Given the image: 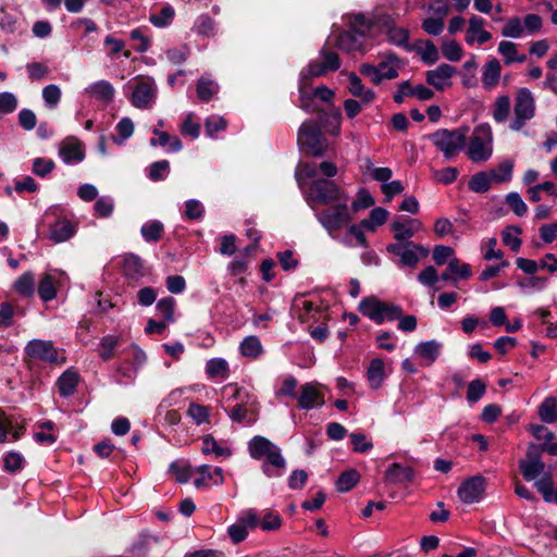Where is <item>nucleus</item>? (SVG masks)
Segmentation results:
<instances>
[{
  "label": "nucleus",
  "mask_w": 557,
  "mask_h": 557,
  "mask_svg": "<svg viewBox=\"0 0 557 557\" xmlns=\"http://www.w3.org/2000/svg\"><path fill=\"white\" fill-rule=\"evenodd\" d=\"M248 451L252 459L262 461L261 469L265 476H282L286 470V460L281 448L267 437L256 435L248 442Z\"/></svg>",
  "instance_id": "nucleus-1"
},
{
  "label": "nucleus",
  "mask_w": 557,
  "mask_h": 557,
  "mask_svg": "<svg viewBox=\"0 0 557 557\" xmlns=\"http://www.w3.org/2000/svg\"><path fill=\"white\" fill-rule=\"evenodd\" d=\"M536 104L532 91L525 87H521L516 91L513 102V116L509 127L511 131H521L528 122L535 116Z\"/></svg>",
  "instance_id": "nucleus-2"
},
{
  "label": "nucleus",
  "mask_w": 557,
  "mask_h": 557,
  "mask_svg": "<svg viewBox=\"0 0 557 557\" xmlns=\"http://www.w3.org/2000/svg\"><path fill=\"white\" fill-rule=\"evenodd\" d=\"M468 128L438 129L430 138L446 159L454 158L466 145Z\"/></svg>",
  "instance_id": "nucleus-3"
},
{
  "label": "nucleus",
  "mask_w": 557,
  "mask_h": 557,
  "mask_svg": "<svg viewBox=\"0 0 557 557\" xmlns=\"http://www.w3.org/2000/svg\"><path fill=\"white\" fill-rule=\"evenodd\" d=\"M359 311L376 324H382L385 320L394 321L403 313L399 306L383 302L374 296L363 298L359 304Z\"/></svg>",
  "instance_id": "nucleus-4"
},
{
  "label": "nucleus",
  "mask_w": 557,
  "mask_h": 557,
  "mask_svg": "<svg viewBox=\"0 0 557 557\" xmlns=\"http://www.w3.org/2000/svg\"><path fill=\"white\" fill-rule=\"evenodd\" d=\"M337 201V205L315 214L318 221L326 230V232L333 239L337 238L335 232L341 230L351 221V216L349 214V209L347 206V196L344 197L342 200Z\"/></svg>",
  "instance_id": "nucleus-5"
},
{
  "label": "nucleus",
  "mask_w": 557,
  "mask_h": 557,
  "mask_svg": "<svg viewBox=\"0 0 557 557\" xmlns=\"http://www.w3.org/2000/svg\"><path fill=\"white\" fill-rule=\"evenodd\" d=\"M388 253L398 257L397 264L403 268L414 269L421 259L429 256V249L411 240L392 243L386 246Z\"/></svg>",
  "instance_id": "nucleus-6"
},
{
  "label": "nucleus",
  "mask_w": 557,
  "mask_h": 557,
  "mask_svg": "<svg viewBox=\"0 0 557 557\" xmlns=\"http://www.w3.org/2000/svg\"><path fill=\"white\" fill-rule=\"evenodd\" d=\"M297 139L300 148L310 156L321 157L326 151V139L317 124L304 122L298 131Z\"/></svg>",
  "instance_id": "nucleus-7"
},
{
  "label": "nucleus",
  "mask_w": 557,
  "mask_h": 557,
  "mask_svg": "<svg viewBox=\"0 0 557 557\" xmlns=\"http://www.w3.org/2000/svg\"><path fill=\"white\" fill-rule=\"evenodd\" d=\"M493 134L488 124L478 125L470 138L468 157L473 162L485 161L492 154Z\"/></svg>",
  "instance_id": "nucleus-8"
},
{
  "label": "nucleus",
  "mask_w": 557,
  "mask_h": 557,
  "mask_svg": "<svg viewBox=\"0 0 557 557\" xmlns=\"http://www.w3.org/2000/svg\"><path fill=\"white\" fill-rule=\"evenodd\" d=\"M346 195L331 180H314L307 193V201L311 208L314 202L326 205L332 201L342 200Z\"/></svg>",
  "instance_id": "nucleus-9"
},
{
  "label": "nucleus",
  "mask_w": 557,
  "mask_h": 557,
  "mask_svg": "<svg viewBox=\"0 0 557 557\" xmlns=\"http://www.w3.org/2000/svg\"><path fill=\"white\" fill-rule=\"evenodd\" d=\"M157 98V85L153 78L143 77L134 83L131 97L132 104L137 109L152 107Z\"/></svg>",
  "instance_id": "nucleus-10"
},
{
  "label": "nucleus",
  "mask_w": 557,
  "mask_h": 557,
  "mask_svg": "<svg viewBox=\"0 0 557 557\" xmlns=\"http://www.w3.org/2000/svg\"><path fill=\"white\" fill-rule=\"evenodd\" d=\"M519 467L527 481H533L545 473V463L541 459L539 446L534 444L529 446L525 459L519 462Z\"/></svg>",
  "instance_id": "nucleus-11"
},
{
  "label": "nucleus",
  "mask_w": 557,
  "mask_h": 557,
  "mask_svg": "<svg viewBox=\"0 0 557 557\" xmlns=\"http://www.w3.org/2000/svg\"><path fill=\"white\" fill-rule=\"evenodd\" d=\"M324 387L317 382H309L301 386L298 396V407L304 410L320 408L324 405Z\"/></svg>",
  "instance_id": "nucleus-12"
},
{
  "label": "nucleus",
  "mask_w": 557,
  "mask_h": 557,
  "mask_svg": "<svg viewBox=\"0 0 557 557\" xmlns=\"http://www.w3.org/2000/svg\"><path fill=\"white\" fill-rule=\"evenodd\" d=\"M422 222L418 219L398 216L391 223V230L394 233L396 243L410 240L416 233L422 230Z\"/></svg>",
  "instance_id": "nucleus-13"
},
{
  "label": "nucleus",
  "mask_w": 557,
  "mask_h": 557,
  "mask_svg": "<svg viewBox=\"0 0 557 557\" xmlns=\"http://www.w3.org/2000/svg\"><path fill=\"white\" fill-rule=\"evenodd\" d=\"M26 355L36 360L47 363L58 361V351L50 341L32 339L25 347Z\"/></svg>",
  "instance_id": "nucleus-14"
},
{
  "label": "nucleus",
  "mask_w": 557,
  "mask_h": 557,
  "mask_svg": "<svg viewBox=\"0 0 557 557\" xmlns=\"http://www.w3.org/2000/svg\"><path fill=\"white\" fill-rule=\"evenodd\" d=\"M485 479L482 475H474L459 486L457 494L463 504L480 502L485 491Z\"/></svg>",
  "instance_id": "nucleus-15"
},
{
  "label": "nucleus",
  "mask_w": 557,
  "mask_h": 557,
  "mask_svg": "<svg viewBox=\"0 0 557 557\" xmlns=\"http://www.w3.org/2000/svg\"><path fill=\"white\" fill-rule=\"evenodd\" d=\"M67 280L65 273L53 270L46 273L39 282L38 295L44 301L55 298L57 289Z\"/></svg>",
  "instance_id": "nucleus-16"
},
{
  "label": "nucleus",
  "mask_w": 557,
  "mask_h": 557,
  "mask_svg": "<svg viewBox=\"0 0 557 557\" xmlns=\"http://www.w3.org/2000/svg\"><path fill=\"white\" fill-rule=\"evenodd\" d=\"M59 156L66 164L79 163L85 158L82 143L73 136L66 137L60 145Z\"/></svg>",
  "instance_id": "nucleus-17"
},
{
  "label": "nucleus",
  "mask_w": 557,
  "mask_h": 557,
  "mask_svg": "<svg viewBox=\"0 0 557 557\" xmlns=\"http://www.w3.org/2000/svg\"><path fill=\"white\" fill-rule=\"evenodd\" d=\"M456 73V69L449 64H441L436 69L428 71L425 78L428 84L437 90H445L451 86V77Z\"/></svg>",
  "instance_id": "nucleus-18"
},
{
  "label": "nucleus",
  "mask_w": 557,
  "mask_h": 557,
  "mask_svg": "<svg viewBox=\"0 0 557 557\" xmlns=\"http://www.w3.org/2000/svg\"><path fill=\"white\" fill-rule=\"evenodd\" d=\"M195 474L198 476L194 479V485L199 488L210 484L220 485L223 483V470L219 467L211 469L208 465H201L194 468Z\"/></svg>",
  "instance_id": "nucleus-19"
},
{
  "label": "nucleus",
  "mask_w": 557,
  "mask_h": 557,
  "mask_svg": "<svg viewBox=\"0 0 557 557\" xmlns=\"http://www.w3.org/2000/svg\"><path fill=\"white\" fill-rule=\"evenodd\" d=\"M76 233V225L66 218H57L49 226V238L54 243H63Z\"/></svg>",
  "instance_id": "nucleus-20"
},
{
  "label": "nucleus",
  "mask_w": 557,
  "mask_h": 557,
  "mask_svg": "<svg viewBox=\"0 0 557 557\" xmlns=\"http://www.w3.org/2000/svg\"><path fill=\"white\" fill-rule=\"evenodd\" d=\"M485 21L480 16H472L466 32V42L473 45L474 42L485 44L492 38V34L484 29Z\"/></svg>",
  "instance_id": "nucleus-21"
},
{
  "label": "nucleus",
  "mask_w": 557,
  "mask_h": 557,
  "mask_svg": "<svg viewBox=\"0 0 557 557\" xmlns=\"http://www.w3.org/2000/svg\"><path fill=\"white\" fill-rule=\"evenodd\" d=\"M500 75H502L500 61L496 58L490 59L482 66L481 82H482L483 88L487 91L494 90L499 83Z\"/></svg>",
  "instance_id": "nucleus-22"
},
{
  "label": "nucleus",
  "mask_w": 557,
  "mask_h": 557,
  "mask_svg": "<svg viewBox=\"0 0 557 557\" xmlns=\"http://www.w3.org/2000/svg\"><path fill=\"white\" fill-rule=\"evenodd\" d=\"M363 35L356 33L352 28L351 30L342 32L336 40L335 46L344 51L354 52V51H364L363 48Z\"/></svg>",
  "instance_id": "nucleus-23"
},
{
  "label": "nucleus",
  "mask_w": 557,
  "mask_h": 557,
  "mask_svg": "<svg viewBox=\"0 0 557 557\" xmlns=\"http://www.w3.org/2000/svg\"><path fill=\"white\" fill-rule=\"evenodd\" d=\"M85 94L98 101L109 103L114 97L115 89L110 82L101 79L86 87Z\"/></svg>",
  "instance_id": "nucleus-24"
},
{
  "label": "nucleus",
  "mask_w": 557,
  "mask_h": 557,
  "mask_svg": "<svg viewBox=\"0 0 557 557\" xmlns=\"http://www.w3.org/2000/svg\"><path fill=\"white\" fill-rule=\"evenodd\" d=\"M347 76L349 82L348 90L354 97L359 98L363 103H370L374 100L375 92L372 89L366 88L356 73L350 72Z\"/></svg>",
  "instance_id": "nucleus-25"
},
{
  "label": "nucleus",
  "mask_w": 557,
  "mask_h": 557,
  "mask_svg": "<svg viewBox=\"0 0 557 557\" xmlns=\"http://www.w3.org/2000/svg\"><path fill=\"white\" fill-rule=\"evenodd\" d=\"M413 470L410 467H404L400 463H393L384 474V480L391 484H404L411 482Z\"/></svg>",
  "instance_id": "nucleus-26"
},
{
  "label": "nucleus",
  "mask_w": 557,
  "mask_h": 557,
  "mask_svg": "<svg viewBox=\"0 0 557 557\" xmlns=\"http://www.w3.org/2000/svg\"><path fill=\"white\" fill-rule=\"evenodd\" d=\"M497 52L502 55L505 65L509 66L513 63H523L527 61V55L520 53L517 49V44L508 40H503L498 44Z\"/></svg>",
  "instance_id": "nucleus-27"
},
{
  "label": "nucleus",
  "mask_w": 557,
  "mask_h": 557,
  "mask_svg": "<svg viewBox=\"0 0 557 557\" xmlns=\"http://www.w3.org/2000/svg\"><path fill=\"white\" fill-rule=\"evenodd\" d=\"M442 344L435 339L421 342L414 347V354L431 366L440 356Z\"/></svg>",
  "instance_id": "nucleus-28"
},
{
  "label": "nucleus",
  "mask_w": 557,
  "mask_h": 557,
  "mask_svg": "<svg viewBox=\"0 0 557 557\" xmlns=\"http://www.w3.org/2000/svg\"><path fill=\"white\" fill-rule=\"evenodd\" d=\"M511 111V100L508 95L498 96L492 107V115L496 123L503 124L508 121Z\"/></svg>",
  "instance_id": "nucleus-29"
},
{
  "label": "nucleus",
  "mask_w": 557,
  "mask_h": 557,
  "mask_svg": "<svg viewBox=\"0 0 557 557\" xmlns=\"http://www.w3.org/2000/svg\"><path fill=\"white\" fill-rule=\"evenodd\" d=\"M367 377L372 388L377 389L382 386L385 379V366L381 359H373L370 362Z\"/></svg>",
  "instance_id": "nucleus-30"
},
{
  "label": "nucleus",
  "mask_w": 557,
  "mask_h": 557,
  "mask_svg": "<svg viewBox=\"0 0 557 557\" xmlns=\"http://www.w3.org/2000/svg\"><path fill=\"white\" fill-rule=\"evenodd\" d=\"M152 133L153 135L158 136V138L150 139L149 143L151 146H169V149L172 152H177L182 150L183 145L177 136H170L168 133L160 131V128H154Z\"/></svg>",
  "instance_id": "nucleus-31"
},
{
  "label": "nucleus",
  "mask_w": 557,
  "mask_h": 557,
  "mask_svg": "<svg viewBox=\"0 0 557 557\" xmlns=\"http://www.w3.org/2000/svg\"><path fill=\"white\" fill-rule=\"evenodd\" d=\"M78 384V374L74 371H65L58 380L59 393L63 397L73 395Z\"/></svg>",
  "instance_id": "nucleus-32"
},
{
  "label": "nucleus",
  "mask_w": 557,
  "mask_h": 557,
  "mask_svg": "<svg viewBox=\"0 0 557 557\" xmlns=\"http://www.w3.org/2000/svg\"><path fill=\"white\" fill-rule=\"evenodd\" d=\"M399 66V60L393 54H388L385 60L381 61L376 67L379 70L382 82L384 79L396 78L398 76Z\"/></svg>",
  "instance_id": "nucleus-33"
},
{
  "label": "nucleus",
  "mask_w": 557,
  "mask_h": 557,
  "mask_svg": "<svg viewBox=\"0 0 557 557\" xmlns=\"http://www.w3.org/2000/svg\"><path fill=\"white\" fill-rule=\"evenodd\" d=\"M206 372L211 379L225 380L228 377V363L222 358L210 359L206 364Z\"/></svg>",
  "instance_id": "nucleus-34"
},
{
  "label": "nucleus",
  "mask_w": 557,
  "mask_h": 557,
  "mask_svg": "<svg viewBox=\"0 0 557 557\" xmlns=\"http://www.w3.org/2000/svg\"><path fill=\"white\" fill-rule=\"evenodd\" d=\"M123 270L124 273L133 280H137L145 274L143 260L135 255H128L125 257Z\"/></svg>",
  "instance_id": "nucleus-35"
},
{
  "label": "nucleus",
  "mask_w": 557,
  "mask_h": 557,
  "mask_svg": "<svg viewBox=\"0 0 557 557\" xmlns=\"http://www.w3.org/2000/svg\"><path fill=\"white\" fill-rule=\"evenodd\" d=\"M539 417L544 423H554L557 421V399L546 397L539 407Z\"/></svg>",
  "instance_id": "nucleus-36"
},
{
  "label": "nucleus",
  "mask_w": 557,
  "mask_h": 557,
  "mask_svg": "<svg viewBox=\"0 0 557 557\" xmlns=\"http://www.w3.org/2000/svg\"><path fill=\"white\" fill-rule=\"evenodd\" d=\"M327 72V69L321 60H312L305 69L301 70L299 81L311 84L312 78L322 76Z\"/></svg>",
  "instance_id": "nucleus-37"
},
{
  "label": "nucleus",
  "mask_w": 557,
  "mask_h": 557,
  "mask_svg": "<svg viewBox=\"0 0 557 557\" xmlns=\"http://www.w3.org/2000/svg\"><path fill=\"white\" fill-rule=\"evenodd\" d=\"M175 16V10L171 4H165L161 8L159 13H152L149 16L150 23L159 28L169 26Z\"/></svg>",
  "instance_id": "nucleus-38"
},
{
  "label": "nucleus",
  "mask_w": 557,
  "mask_h": 557,
  "mask_svg": "<svg viewBox=\"0 0 557 557\" xmlns=\"http://www.w3.org/2000/svg\"><path fill=\"white\" fill-rule=\"evenodd\" d=\"M14 290L24 297H32L35 293V280L32 272H26L14 282Z\"/></svg>",
  "instance_id": "nucleus-39"
},
{
  "label": "nucleus",
  "mask_w": 557,
  "mask_h": 557,
  "mask_svg": "<svg viewBox=\"0 0 557 557\" xmlns=\"http://www.w3.org/2000/svg\"><path fill=\"white\" fill-rule=\"evenodd\" d=\"M201 451L205 455L214 454L216 457L227 458L232 455L228 447L220 445L214 437L207 435L202 438Z\"/></svg>",
  "instance_id": "nucleus-40"
},
{
  "label": "nucleus",
  "mask_w": 557,
  "mask_h": 557,
  "mask_svg": "<svg viewBox=\"0 0 557 557\" xmlns=\"http://www.w3.org/2000/svg\"><path fill=\"white\" fill-rule=\"evenodd\" d=\"M388 214L389 213L386 209L376 207L371 210L368 219L361 221V225L373 232L377 226L383 225L386 222Z\"/></svg>",
  "instance_id": "nucleus-41"
},
{
  "label": "nucleus",
  "mask_w": 557,
  "mask_h": 557,
  "mask_svg": "<svg viewBox=\"0 0 557 557\" xmlns=\"http://www.w3.org/2000/svg\"><path fill=\"white\" fill-rule=\"evenodd\" d=\"M492 182H494V177L491 172H479L470 178L469 188L474 193H486Z\"/></svg>",
  "instance_id": "nucleus-42"
},
{
  "label": "nucleus",
  "mask_w": 557,
  "mask_h": 557,
  "mask_svg": "<svg viewBox=\"0 0 557 557\" xmlns=\"http://www.w3.org/2000/svg\"><path fill=\"white\" fill-rule=\"evenodd\" d=\"M163 231V224L160 221L153 220L146 222L141 226L140 234L147 243H151L158 242L161 238Z\"/></svg>",
  "instance_id": "nucleus-43"
},
{
  "label": "nucleus",
  "mask_w": 557,
  "mask_h": 557,
  "mask_svg": "<svg viewBox=\"0 0 557 557\" xmlns=\"http://www.w3.org/2000/svg\"><path fill=\"white\" fill-rule=\"evenodd\" d=\"M522 233V230L520 226L511 225L505 228L502 232V239L503 243L508 246L512 251H519L521 247V239L519 238V235Z\"/></svg>",
  "instance_id": "nucleus-44"
},
{
  "label": "nucleus",
  "mask_w": 557,
  "mask_h": 557,
  "mask_svg": "<svg viewBox=\"0 0 557 557\" xmlns=\"http://www.w3.org/2000/svg\"><path fill=\"white\" fill-rule=\"evenodd\" d=\"M360 480V474L355 469L344 471L336 481V488L341 493L350 491Z\"/></svg>",
  "instance_id": "nucleus-45"
},
{
  "label": "nucleus",
  "mask_w": 557,
  "mask_h": 557,
  "mask_svg": "<svg viewBox=\"0 0 557 557\" xmlns=\"http://www.w3.org/2000/svg\"><path fill=\"white\" fill-rule=\"evenodd\" d=\"M219 90L216 83L207 76H202L197 84V96L202 101H209Z\"/></svg>",
  "instance_id": "nucleus-46"
},
{
  "label": "nucleus",
  "mask_w": 557,
  "mask_h": 557,
  "mask_svg": "<svg viewBox=\"0 0 557 557\" xmlns=\"http://www.w3.org/2000/svg\"><path fill=\"white\" fill-rule=\"evenodd\" d=\"M186 413L197 425L209 423L210 407L208 406L191 403Z\"/></svg>",
  "instance_id": "nucleus-47"
},
{
  "label": "nucleus",
  "mask_w": 557,
  "mask_h": 557,
  "mask_svg": "<svg viewBox=\"0 0 557 557\" xmlns=\"http://www.w3.org/2000/svg\"><path fill=\"white\" fill-rule=\"evenodd\" d=\"M310 84L298 82L299 107L307 112H315L319 109L313 103V92L309 90Z\"/></svg>",
  "instance_id": "nucleus-48"
},
{
  "label": "nucleus",
  "mask_w": 557,
  "mask_h": 557,
  "mask_svg": "<svg viewBox=\"0 0 557 557\" xmlns=\"http://www.w3.org/2000/svg\"><path fill=\"white\" fill-rule=\"evenodd\" d=\"M364 173L370 174L374 181L380 182L382 185L393 177V171L389 168H376L369 159L364 163Z\"/></svg>",
  "instance_id": "nucleus-49"
},
{
  "label": "nucleus",
  "mask_w": 557,
  "mask_h": 557,
  "mask_svg": "<svg viewBox=\"0 0 557 557\" xmlns=\"http://www.w3.org/2000/svg\"><path fill=\"white\" fill-rule=\"evenodd\" d=\"M240 351L246 357L257 358L262 352V345L258 337L247 336L240 343Z\"/></svg>",
  "instance_id": "nucleus-50"
},
{
  "label": "nucleus",
  "mask_w": 557,
  "mask_h": 557,
  "mask_svg": "<svg viewBox=\"0 0 557 557\" xmlns=\"http://www.w3.org/2000/svg\"><path fill=\"white\" fill-rule=\"evenodd\" d=\"M535 487L543 495L545 502H553L554 485L553 476L550 473L545 472L539 480L535 481Z\"/></svg>",
  "instance_id": "nucleus-51"
},
{
  "label": "nucleus",
  "mask_w": 557,
  "mask_h": 557,
  "mask_svg": "<svg viewBox=\"0 0 557 557\" xmlns=\"http://www.w3.org/2000/svg\"><path fill=\"white\" fill-rule=\"evenodd\" d=\"M25 459L22 454L17 451H9L3 457V468L8 472L21 471L24 467Z\"/></svg>",
  "instance_id": "nucleus-52"
},
{
  "label": "nucleus",
  "mask_w": 557,
  "mask_h": 557,
  "mask_svg": "<svg viewBox=\"0 0 557 557\" xmlns=\"http://www.w3.org/2000/svg\"><path fill=\"white\" fill-rule=\"evenodd\" d=\"M174 298L164 297L157 302L156 309L165 322L171 323L174 321Z\"/></svg>",
  "instance_id": "nucleus-53"
},
{
  "label": "nucleus",
  "mask_w": 557,
  "mask_h": 557,
  "mask_svg": "<svg viewBox=\"0 0 557 557\" xmlns=\"http://www.w3.org/2000/svg\"><path fill=\"white\" fill-rule=\"evenodd\" d=\"M502 35L509 38H521L525 35L522 21L518 17L509 18L502 29Z\"/></svg>",
  "instance_id": "nucleus-54"
},
{
  "label": "nucleus",
  "mask_w": 557,
  "mask_h": 557,
  "mask_svg": "<svg viewBox=\"0 0 557 557\" xmlns=\"http://www.w3.org/2000/svg\"><path fill=\"white\" fill-rule=\"evenodd\" d=\"M448 272L453 274L455 280L469 278L472 275L471 267L468 263H461L458 258L450 259L448 263Z\"/></svg>",
  "instance_id": "nucleus-55"
},
{
  "label": "nucleus",
  "mask_w": 557,
  "mask_h": 557,
  "mask_svg": "<svg viewBox=\"0 0 557 557\" xmlns=\"http://www.w3.org/2000/svg\"><path fill=\"white\" fill-rule=\"evenodd\" d=\"M505 202L518 216H523L528 212L527 203L523 201L522 197L516 191L507 194Z\"/></svg>",
  "instance_id": "nucleus-56"
},
{
  "label": "nucleus",
  "mask_w": 557,
  "mask_h": 557,
  "mask_svg": "<svg viewBox=\"0 0 557 557\" xmlns=\"http://www.w3.org/2000/svg\"><path fill=\"white\" fill-rule=\"evenodd\" d=\"M61 89L58 85L50 84L42 89V99L49 109H54L61 100Z\"/></svg>",
  "instance_id": "nucleus-57"
},
{
  "label": "nucleus",
  "mask_w": 557,
  "mask_h": 557,
  "mask_svg": "<svg viewBox=\"0 0 557 557\" xmlns=\"http://www.w3.org/2000/svg\"><path fill=\"white\" fill-rule=\"evenodd\" d=\"M443 55L453 62H457L462 57V48L456 40L445 39L442 44Z\"/></svg>",
  "instance_id": "nucleus-58"
},
{
  "label": "nucleus",
  "mask_w": 557,
  "mask_h": 557,
  "mask_svg": "<svg viewBox=\"0 0 557 557\" xmlns=\"http://www.w3.org/2000/svg\"><path fill=\"white\" fill-rule=\"evenodd\" d=\"M18 106L17 97L10 91L0 92V115L13 113Z\"/></svg>",
  "instance_id": "nucleus-59"
},
{
  "label": "nucleus",
  "mask_w": 557,
  "mask_h": 557,
  "mask_svg": "<svg viewBox=\"0 0 557 557\" xmlns=\"http://www.w3.org/2000/svg\"><path fill=\"white\" fill-rule=\"evenodd\" d=\"M485 391H486V386L482 380L476 379V380H473L472 382H470L468 385V391H467L468 403H470V404L478 403L485 394Z\"/></svg>",
  "instance_id": "nucleus-60"
},
{
  "label": "nucleus",
  "mask_w": 557,
  "mask_h": 557,
  "mask_svg": "<svg viewBox=\"0 0 557 557\" xmlns=\"http://www.w3.org/2000/svg\"><path fill=\"white\" fill-rule=\"evenodd\" d=\"M458 174H459V172H458L457 168L448 166V168H445L442 170L433 171L432 177L437 183H441L444 185H449L457 180Z\"/></svg>",
  "instance_id": "nucleus-61"
},
{
  "label": "nucleus",
  "mask_w": 557,
  "mask_h": 557,
  "mask_svg": "<svg viewBox=\"0 0 557 557\" xmlns=\"http://www.w3.org/2000/svg\"><path fill=\"white\" fill-rule=\"evenodd\" d=\"M119 343V337L114 335H107L102 337L99 345V356L104 360H109L113 356V350Z\"/></svg>",
  "instance_id": "nucleus-62"
},
{
  "label": "nucleus",
  "mask_w": 557,
  "mask_h": 557,
  "mask_svg": "<svg viewBox=\"0 0 557 557\" xmlns=\"http://www.w3.org/2000/svg\"><path fill=\"white\" fill-rule=\"evenodd\" d=\"M513 162L510 160H505L499 163L498 169L495 171H491L495 183H504L509 182L512 176Z\"/></svg>",
  "instance_id": "nucleus-63"
},
{
  "label": "nucleus",
  "mask_w": 557,
  "mask_h": 557,
  "mask_svg": "<svg viewBox=\"0 0 557 557\" xmlns=\"http://www.w3.org/2000/svg\"><path fill=\"white\" fill-rule=\"evenodd\" d=\"M194 29L200 36H211L214 34V22L209 15L202 14L196 20Z\"/></svg>",
  "instance_id": "nucleus-64"
}]
</instances>
